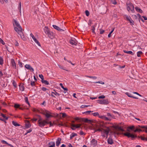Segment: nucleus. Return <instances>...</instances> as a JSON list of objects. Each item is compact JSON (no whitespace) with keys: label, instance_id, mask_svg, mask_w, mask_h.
<instances>
[{"label":"nucleus","instance_id":"1","mask_svg":"<svg viewBox=\"0 0 147 147\" xmlns=\"http://www.w3.org/2000/svg\"><path fill=\"white\" fill-rule=\"evenodd\" d=\"M13 25L16 26V27H14L15 30L20 35V37L22 39L24 40H26V38L24 36L22 31V29L19 22L15 19L13 20Z\"/></svg>","mask_w":147,"mask_h":147},{"label":"nucleus","instance_id":"2","mask_svg":"<svg viewBox=\"0 0 147 147\" xmlns=\"http://www.w3.org/2000/svg\"><path fill=\"white\" fill-rule=\"evenodd\" d=\"M109 129L105 127L103 124H100L99 127L95 129V131H100L101 132L102 136L103 137H107L109 131Z\"/></svg>","mask_w":147,"mask_h":147},{"label":"nucleus","instance_id":"3","mask_svg":"<svg viewBox=\"0 0 147 147\" xmlns=\"http://www.w3.org/2000/svg\"><path fill=\"white\" fill-rule=\"evenodd\" d=\"M127 9L128 11L131 10L132 13L134 12V6L132 3L129 1L126 3Z\"/></svg>","mask_w":147,"mask_h":147},{"label":"nucleus","instance_id":"4","mask_svg":"<svg viewBox=\"0 0 147 147\" xmlns=\"http://www.w3.org/2000/svg\"><path fill=\"white\" fill-rule=\"evenodd\" d=\"M92 114L94 116H98L99 118H100L101 119L105 121H110L111 120V119L107 117L105 115H100L99 113L98 112L93 113Z\"/></svg>","mask_w":147,"mask_h":147},{"label":"nucleus","instance_id":"5","mask_svg":"<svg viewBox=\"0 0 147 147\" xmlns=\"http://www.w3.org/2000/svg\"><path fill=\"white\" fill-rule=\"evenodd\" d=\"M124 18L125 20L129 21L131 25H134V22L129 16L125 15H124Z\"/></svg>","mask_w":147,"mask_h":147},{"label":"nucleus","instance_id":"6","mask_svg":"<svg viewBox=\"0 0 147 147\" xmlns=\"http://www.w3.org/2000/svg\"><path fill=\"white\" fill-rule=\"evenodd\" d=\"M98 103L102 105H107L109 103V101L108 99H99L97 100Z\"/></svg>","mask_w":147,"mask_h":147},{"label":"nucleus","instance_id":"7","mask_svg":"<svg viewBox=\"0 0 147 147\" xmlns=\"http://www.w3.org/2000/svg\"><path fill=\"white\" fill-rule=\"evenodd\" d=\"M44 114L45 115L47 119L53 117V116L51 115L52 113L47 110H45L44 111Z\"/></svg>","mask_w":147,"mask_h":147},{"label":"nucleus","instance_id":"8","mask_svg":"<svg viewBox=\"0 0 147 147\" xmlns=\"http://www.w3.org/2000/svg\"><path fill=\"white\" fill-rule=\"evenodd\" d=\"M38 125L40 127H43L45 126L44 120H42V119L40 117L38 121Z\"/></svg>","mask_w":147,"mask_h":147},{"label":"nucleus","instance_id":"9","mask_svg":"<svg viewBox=\"0 0 147 147\" xmlns=\"http://www.w3.org/2000/svg\"><path fill=\"white\" fill-rule=\"evenodd\" d=\"M124 135L126 136H127L128 138L131 137L132 138H135L137 137L136 136L134 135L133 134H131V133L127 132L124 134Z\"/></svg>","mask_w":147,"mask_h":147},{"label":"nucleus","instance_id":"10","mask_svg":"<svg viewBox=\"0 0 147 147\" xmlns=\"http://www.w3.org/2000/svg\"><path fill=\"white\" fill-rule=\"evenodd\" d=\"M77 42L74 38H71L69 41V42L71 45H77Z\"/></svg>","mask_w":147,"mask_h":147},{"label":"nucleus","instance_id":"11","mask_svg":"<svg viewBox=\"0 0 147 147\" xmlns=\"http://www.w3.org/2000/svg\"><path fill=\"white\" fill-rule=\"evenodd\" d=\"M30 35L31 36L32 38L34 40L35 42L40 47L41 45L39 42L36 39L34 35L32 33H31Z\"/></svg>","mask_w":147,"mask_h":147},{"label":"nucleus","instance_id":"12","mask_svg":"<svg viewBox=\"0 0 147 147\" xmlns=\"http://www.w3.org/2000/svg\"><path fill=\"white\" fill-rule=\"evenodd\" d=\"M11 65L14 69L16 68V66L15 60L13 59H11Z\"/></svg>","mask_w":147,"mask_h":147},{"label":"nucleus","instance_id":"13","mask_svg":"<svg viewBox=\"0 0 147 147\" xmlns=\"http://www.w3.org/2000/svg\"><path fill=\"white\" fill-rule=\"evenodd\" d=\"M47 35L51 39H53L54 37V33L50 31L49 32Z\"/></svg>","mask_w":147,"mask_h":147},{"label":"nucleus","instance_id":"14","mask_svg":"<svg viewBox=\"0 0 147 147\" xmlns=\"http://www.w3.org/2000/svg\"><path fill=\"white\" fill-rule=\"evenodd\" d=\"M25 67L28 70L31 71H34V69L30 65L26 64Z\"/></svg>","mask_w":147,"mask_h":147},{"label":"nucleus","instance_id":"15","mask_svg":"<svg viewBox=\"0 0 147 147\" xmlns=\"http://www.w3.org/2000/svg\"><path fill=\"white\" fill-rule=\"evenodd\" d=\"M61 138H58L56 142V146H58L60 144L61 142Z\"/></svg>","mask_w":147,"mask_h":147},{"label":"nucleus","instance_id":"16","mask_svg":"<svg viewBox=\"0 0 147 147\" xmlns=\"http://www.w3.org/2000/svg\"><path fill=\"white\" fill-rule=\"evenodd\" d=\"M53 27L56 30H57L59 31H64V30L61 29L60 28H59L58 26H57L55 25H53Z\"/></svg>","mask_w":147,"mask_h":147},{"label":"nucleus","instance_id":"17","mask_svg":"<svg viewBox=\"0 0 147 147\" xmlns=\"http://www.w3.org/2000/svg\"><path fill=\"white\" fill-rule=\"evenodd\" d=\"M107 142L109 144H112L113 143V139L110 137H109L107 139Z\"/></svg>","mask_w":147,"mask_h":147},{"label":"nucleus","instance_id":"18","mask_svg":"<svg viewBox=\"0 0 147 147\" xmlns=\"http://www.w3.org/2000/svg\"><path fill=\"white\" fill-rule=\"evenodd\" d=\"M20 90L21 91H23L24 90V84L22 83H21L19 85Z\"/></svg>","mask_w":147,"mask_h":147},{"label":"nucleus","instance_id":"19","mask_svg":"<svg viewBox=\"0 0 147 147\" xmlns=\"http://www.w3.org/2000/svg\"><path fill=\"white\" fill-rule=\"evenodd\" d=\"M140 126H139L136 129H134V131L135 132H140L141 131H142V130L141 129L142 128H140Z\"/></svg>","mask_w":147,"mask_h":147},{"label":"nucleus","instance_id":"20","mask_svg":"<svg viewBox=\"0 0 147 147\" xmlns=\"http://www.w3.org/2000/svg\"><path fill=\"white\" fill-rule=\"evenodd\" d=\"M91 142L92 144L94 146L96 145L97 144V140L95 139H92L91 141Z\"/></svg>","mask_w":147,"mask_h":147},{"label":"nucleus","instance_id":"21","mask_svg":"<svg viewBox=\"0 0 147 147\" xmlns=\"http://www.w3.org/2000/svg\"><path fill=\"white\" fill-rule=\"evenodd\" d=\"M25 127L26 128H29L30 127L31 124L29 121L26 120V122L25 125Z\"/></svg>","mask_w":147,"mask_h":147},{"label":"nucleus","instance_id":"22","mask_svg":"<svg viewBox=\"0 0 147 147\" xmlns=\"http://www.w3.org/2000/svg\"><path fill=\"white\" fill-rule=\"evenodd\" d=\"M59 94L56 92H52L51 94V96L54 97H55V95L59 96Z\"/></svg>","mask_w":147,"mask_h":147},{"label":"nucleus","instance_id":"23","mask_svg":"<svg viewBox=\"0 0 147 147\" xmlns=\"http://www.w3.org/2000/svg\"><path fill=\"white\" fill-rule=\"evenodd\" d=\"M125 94L126 95H127L128 97H129L133 98H135V99H138V98L133 96L132 95V94L130 93H128V92H126L125 93Z\"/></svg>","mask_w":147,"mask_h":147},{"label":"nucleus","instance_id":"24","mask_svg":"<svg viewBox=\"0 0 147 147\" xmlns=\"http://www.w3.org/2000/svg\"><path fill=\"white\" fill-rule=\"evenodd\" d=\"M44 31L46 34H47L50 31L49 30L47 27L45 26V28Z\"/></svg>","mask_w":147,"mask_h":147},{"label":"nucleus","instance_id":"25","mask_svg":"<svg viewBox=\"0 0 147 147\" xmlns=\"http://www.w3.org/2000/svg\"><path fill=\"white\" fill-rule=\"evenodd\" d=\"M1 142L3 144H5L8 145V146H10V147H13V146L11 144H8L6 141L3 140H1Z\"/></svg>","mask_w":147,"mask_h":147},{"label":"nucleus","instance_id":"26","mask_svg":"<svg viewBox=\"0 0 147 147\" xmlns=\"http://www.w3.org/2000/svg\"><path fill=\"white\" fill-rule=\"evenodd\" d=\"M135 9L138 12L141 13H142V10L141 9L139 8L138 7H135Z\"/></svg>","mask_w":147,"mask_h":147},{"label":"nucleus","instance_id":"27","mask_svg":"<svg viewBox=\"0 0 147 147\" xmlns=\"http://www.w3.org/2000/svg\"><path fill=\"white\" fill-rule=\"evenodd\" d=\"M50 146L49 147H54L55 146V143L54 142H50L49 143Z\"/></svg>","mask_w":147,"mask_h":147},{"label":"nucleus","instance_id":"28","mask_svg":"<svg viewBox=\"0 0 147 147\" xmlns=\"http://www.w3.org/2000/svg\"><path fill=\"white\" fill-rule=\"evenodd\" d=\"M123 52L125 53L129 54L131 55H134V53H133V52L131 51H127L125 50H123Z\"/></svg>","mask_w":147,"mask_h":147},{"label":"nucleus","instance_id":"29","mask_svg":"<svg viewBox=\"0 0 147 147\" xmlns=\"http://www.w3.org/2000/svg\"><path fill=\"white\" fill-rule=\"evenodd\" d=\"M42 82L45 84V85H48L49 84V82L46 80H44V79L41 80Z\"/></svg>","mask_w":147,"mask_h":147},{"label":"nucleus","instance_id":"30","mask_svg":"<svg viewBox=\"0 0 147 147\" xmlns=\"http://www.w3.org/2000/svg\"><path fill=\"white\" fill-rule=\"evenodd\" d=\"M143 54V53L141 51H139L137 52V55L138 57H140L141 56V55Z\"/></svg>","mask_w":147,"mask_h":147},{"label":"nucleus","instance_id":"31","mask_svg":"<svg viewBox=\"0 0 147 147\" xmlns=\"http://www.w3.org/2000/svg\"><path fill=\"white\" fill-rule=\"evenodd\" d=\"M12 124L15 126H20V125L18 123L16 122L13 121H12Z\"/></svg>","mask_w":147,"mask_h":147},{"label":"nucleus","instance_id":"32","mask_svg":"<svg viewBox=\"0 0 147 147\" xmlns=\"http://www.w3.org/2000/svg\"><path fill=\"white\" fill-rule=\"evenodd\" d=\"M140 127L141 128L145 129L144 131L147 133V126H140Z\"/></svg>","mask_w":147,"mask_h":147},{"label":"nucleus","instance_id":"33","mask_svg":"<svg viewBox=\"0 0 147 147\" xmlns=\"http://www.w3.org/2000/svg\"><path fill=\"white\" fill-rule=\"evenodd\" d=\"M24 99H25V102H26V103H27L28 105L29 106H30V104L28 101V97H26Z\"/></svg>","mask_w":147,"mask_h":147},{"label":"nucleus","instance_id":"34","mask_svg":"<svg viewBox=\"0 0 147 147\" xmlns=\"http://www.w3.org/2000/svg\"><path fill=\"white\" fill-rule=\"evenodd\" d=\"M3 59L2 57L0 56V65H2L3 64Z\"/></svg>","mask_w":147,"mask_h":147},{"label":"nucleus","instance_id":"35","mask_svg":"<svg viewBox=\"0 0 147 147\" xmlns=\"http://www.w3.org/2000/svg\"><path fill=\"white\" fill-rule=\"evenodd\" d=\"M86 77L87 78H92L94 79H97V77L96 76H86Z\"/></svg>","mask_w":147,"mask_h":147},{"label":"nucleus","instance_id":"36","mask_svg":"<svg viewBox=\"0 0 147 147\" xmlns=\"http://www.w3.org/2000/svg\"><path fill=\"white\" fill-rule=\"evenodd\" d=\"M58 65L60 68L63 69L64 70H65L67 71V70H66L65 69V67H64L63 66L59 65Z\"/></svg>","mask_w":147,"mask_h":147},{"label":"nucleus","instance_id":"37","mask_svg":"<svg viewBox=\"0 0 147 147\" xmlns=\"http://www.w3.org/2000/svg\"><path fill=\"white\" fill-rule=\"evenodd\" d=\"M18 64L20 67H23V63L19 60L18 61Z\"/></svg>","mask_w":147,"mask_h":147},{"label":"nucleus","instance_id":"38","mask_svg":"<svg viewBox=\"0 0 147 147\" xmlns=\"http://www.w3.org/2000/svg\"><path fill=\"white\" fill-rule=\"evenodd\" d=\"M12 84L13 86H14L15 88H16L17 87V85L16 82L14 80H13V81Z\"/></svg>","mask_w":147,"mask_h":147},{"label":"nucleus","instance_id":"39","mask_svg":"<svg viewBox=\"0 0 147 147\" xmlns=\"http://www.w3.org/2000/svg\"><path fill=\"white\" fill-rule=\"evenodd\" d=\"M1 115L5 119L7 120L8 119V117H7L6 116H5V115L1 113Z\"/></svg>","mask_w":147,"mask_h":147},{"label":"nucleus","instance_id":"40","mask_svg":"<svg viewBox=\"0 0 147 147\" xmlns=\"http://www.w3.org/2000/svg\"><path fill=\"white\" fill-rule=\"evenodd\" d=\"M4 1L6 3H7L8 2V0H0V2L2 4H3L4 3Z\"/></svg>","mask_w":147,"mask_h":147},{"label":"nucleus","instance_id":"41","mask_svg":"<svg viewBox=\"0 0 147 147\" xmlns=\"http://www.w3.org/2000/svg\"><path fill=\"white\" fill-rule=\"evenodd\" d=\"M18 9L19 10H21V2H20L19 3Z\"/></svg>","mask_w":147,"mask_h":147},{"label":"nucleus","instance_id":"42","mask_svg":"<svg viewBox=\"0 0 147 147\" xmlns=\"http://www.w3.org/2000/svg\"><path fill=\"white\" fill-rule=\"evenodd\" d=\"M85 14H86V15L88 16L90 15V13L89 11L88 10H86L85 11Z\"/></svg>","mask_w":147,"mask_h":147},{"label":"nucleus","instance_id":"43","mask_svg":"<svg viewBox=\"0 0 147 147\" xmlns=\"http://www.w3.org/2000/svg\"><path fill=\"white\" fill-rule=\"evenodd\" d=\"M111 2L114 5H116L117 4L116 0H111Z\"/></svg>","mask_w":147,"mask_h":147},{"label":"nucleus","instance_id":"44","mask_svg":"<svg viewBox=\"0 0 147 147\" xmlns=\"http://www.w3.org/2000/svg\"><path fill=\"white\" fill-rule=\"evenodd\" d=\"M105 96H104V95H102L101 96H100L98 97V98L99 99H104L105 98Z\"/></svg>","mask_w":147,"mask_h":147},{"label":"nucleus","instance_id":"45","mask_svg":"<svg viewBox=\"0 0 147 147\" xmlns=\"http://www.w3.org/2000/svg\"><path fill=\"white\" fill-rule=\"evenodd\" d=\"M0 43H1L2 45H4L5 44V42L3 40L0 38Z\"/></svg>","mask_w":147,"mask_h":147},{"label":"nucleus","instance_id":"46","mask_svg":"<svg viewBox=\"0 0 147 147\" xmlns=\"http://www.w3.org/2000/svg\"><path fill=\"white\" fill-rule=\"evenodd\" d=\"M20 105L17 104H15L14 105V107L16 108H18L20 107Z\"/></svg>","mask_w":147,"mask_h":147},{"label":"nucleus","instance_id":"47","mask_svg":"<svg viewBox=\"0 0 147 147\" xmlns=\"http://www.w3.org/2000/svg\"><path fill=\"white\" fill-rule=\"evenodd\" d=\"M48 119H47L45 120H44L45 125L46 124H48L49 123V122L48 121Z\"/></svg>","mask_w":147,"mask_h":147},{"label":"nucleus","instance_id":"48","mask_svg":"<svg viewBox=\"0 0 147 147\" xmlns=\"http://www.w3.org/2000/svg\"><path fill=\"white\" fill-rule=\"evenodd\" d=\"M81 125H82L81 124H78L76 125V126L75 127L76 128H80V127Z\"/></svg>","mask_w":147,"mask_h":147},{"label":"nucleus","instance_id":"49","mask_svg":"<svg viewBox=\"0 0 147 147\" xmlns=\"http://www.w3.org/2000/svg\"><path fill=\"white\" fill-rule=\"evenodd\" d=\"M35 82L34 81H31V85L32 86H35Z\"/></svg>","mask_w":147,"mask_h":147},{"label":"nucleus","instance_id":"50","mask_svg":"<svg viewBox=\"0 0 147 147\" xmlns=\"http://www.w3.org/2000/svg\"><path fill=\"white\" fill-rule=\"evenodd\" d=\"M39 76L41 79V80H42L44 79V77L42 74H39Z\"/></svg>","mask_w":147,"mask_h":147},{"label":"nucleus","instance_id":"51","mask_svg":"<svg viewBox=\"0 0 147 147\" xmlns=\"http://www.w3.org/2000/svg\"><path fill=\"white\" fill-rule=\"evenodd\" d=\"M41 90L44 91H45L48 89L45 87H42L41 88Z\"/></svg>","mask_w":147,"mask_h":147},{"label":"nucleus","instance_id":"52","mask_svg":"<svg viewBox=\"0 0 147 147\" xmlns=\"http://www.w3.org/2000/svg\"><path fill=\"white\" fill-rule=\"evenodd\" d=\"M95 83L101 84H105L104 82H103L101 81L96 82H95Z\"/></svg>","mask_w":147,"mask_h":147},{"label":"nucleus","instance_id":"53","mask_svg":"<svg viewBox=\"0 0 147 147\" xmlns=\"http://www.w3.org/2000/svg\"><path fill=\"white\" fill-rule=\"evenodd\" d=\"M141 139L142 140H143L147 141V138H145L144 137L142 136L141 137Z\"/></svg>","mask_w":147,"mask_h":147},{"label":"nucleus","instance_id":"54","mask_svg":"<svg viewBox=\"0 0 147 147\" xmlns=\"http://www.w3.org/2000/svg\"><path fill=\"white\" fill-rule=\"evenodd\" d=\"M95 30V26H92V32L94 33V30Z\"/></svg>","mask_w":147,"mask_h":147},{"label":"nucleus","instance_id":"55","mask_svg":"<svg viewBox=\"0 0 147 147\" xmlns=\"http://www.w3.org/2000/svg\"><path fill=\"white\" fill-rule=\"evenodd\" d=\"M74 137V135L73 134V133H72L70 135V139H72L73 137Z\"/></svg>","mask_w":147,"mask_h":147},{"label":"nucleus","instance_id":"56","mask_svg":"<svg viewBox=\"0 0 147 147\" xmlns=\"http://www.w3.org/2000/svg\"><path fill=\"white\" fill-rule=\"evenodd\" d=\"M67 116V115L65 113H62V117L63 118H65Z\"/></svg>","mask_w":147,"mask_h":147},{"label":"nucleus","instance_id":"57","mask_svg":"<svg viewBox=\"0 0 147 147\" xmlns=\"http://www.w3.org/2000/svg\"><path fill=\"white\" fill-rule=\"evenodd\" d=\"M80 134L81 135H85V134L84 133V132L82 131L81 130V131H80Z\"/></svg>","mask_w":147,"mask_h":147},{"label":"nucleus","instance_id":"58","mask_svg":"<svg viewBox=\"0 0 147 147\" xmlns=\"http://www.w3.org/2000/svg\"><path fill=\"white\" fill-rule=\"evenodd\" d=\"M105 32V31L102 30H100V34H103Z\"/></svg>","mask_w":147,"mask_h":147},{"label":"nucleus","instance_id":"59","mask_svg":"<svg viewBox=\"0 0 147 147\" xmlns=\"http://www.w3.org/2000/svg\"><path fill=\"white\" fill-rule=\"evenodd\" d=\"M88 119L87 118H85L84 119L83 121L85 123H87L88 122Z\"/></svg>","mask_w":147,"mask_h":147},{"label":"nucleus","instance_id":"60","mask_svg":"<svg viewBox=\"0 0 147 147\" xmlns=\"http://www.w3.org/2000/svg\"><path fill=\"white\" fill-rule=\"evenodd\" d=\"M113 33V32H112V31H111L110 33H109V34L108 35V37L109 38H110L111 37V34Z\"/></svg>","mask_w":147,"mask_h":147},{"label":"nucleus","instance_id":"61","mask_svg":"<svg viewBox=\"0 0 147 147\" xmlns=\"http://www.w3.org/2000/svg\"><path fill=\"white\" fill-rule=\"evenodd\" d=\"M88 106V105H82L81 106V108H85V107H88V106Z\"/></svg>","mask_w":147,"mask_h":147},{"label":"nucleus","instance_id":"62","mask_svg":"<svg viewBox=\"0 0 147 147\" xmlns=\"http://www.w3.org/2000/svg\"><path fill=\"white\" fill-rule=\"evenodd\" d=\"M93 122L92 120L88 119V122L87 123H91Z\"/></svg>","mask_w":147,"mask_h":147},{"label":"nucleus","instance_id":"63","mask_svg":"<svg viewBox=\"0 0 147 147\" xmlns=\"http://www.w3.org/2000/svg\"><path fill=\"white\" fill-rule=\"evenodd\" d=\"M129 128L130 129H133L134 128V126H130Z\"/></svg>","mask_w":147,"mask_h":147},{"label":"nucleus","instance_id":"64","mask_svg":"<svg viewBox=\"0 0 147 147\" xmlns=\"http://www.w3.org/2000/svg\"><path fill=\"white\" fill-rule=\"evenodd\" d=\"M31 120L33 122L34 121H36L37 120V119L36 118H33V119H32Z\"/></svg>","mask_w":147,"mask_h":147}]
</instances>
